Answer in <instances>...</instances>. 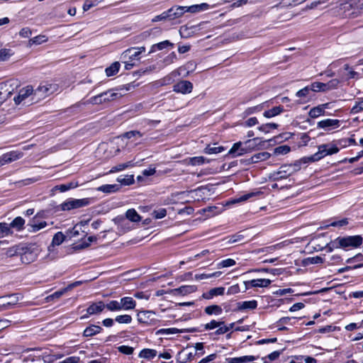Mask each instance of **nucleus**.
<instances>
[{
    "label": "nucleus",
    "mask_w": 363,
    "mask_h": 363,
    "mask_svg": "<svg viewBox=\"0 0 363 363\" xmlns=\"http://www.w3.org/2000/svg\"><path fill=\"white\" fill-rule=\"evenodd\" d=\"M318 152L314 155L304 157L303 159L304 162L319 161L327 155H331L339 152V148L336 145L331 144L320 145L318 146Z\"/></svg>",
    "instance_id": "f257e3e1"
},
{
    "label": "nucleus",
    "mask_w": 363,
    "mask_h": 363,
    "mask_svg": "<svg viewBox=\"0 0 363 363\" xmlns=\"http://www.w3.org/2000/svg\"><path fill=\"white\" fill-rule=\"evenodd\" d=\"M363 238L361 235H352L346 237H338L333 247H340L346 249L347 247H357L362 244Z\"/></svg>",
    "instance_id": "f03ea898"
},
{
    "label": "nucleus",
    "mask_w": 363,
    "mask_h": 363,
    "mask_svg": "<svg viewBox=\"0 0 363 363\" xmlns=\"http://www.w3.org/2000/svg\"><path fill=\"white\" fill-rule=\"evenodd\" d=\"M18 86L17 80L11 79L0 84V105L9 98Z\"/></svg>",
    "instance_id": "7ed1b4c3"
},
{
    "label": "nucleus",
    "mask_w": 363,
    "mask_h": 363,
    "mask_svg": "<svg viewBox=\"0 0 363 363\" xmlns=\"http://www.w3.org/2000/svg\"><path fill=\"white\" fill-rule=\"evenodd\" d=\"M91 199L89 198L84 199H69L60 204V209L62 211H71L72 209L79 208L89 206L91 203Z\"/></svg>",
    "instance_id": "20e7f679"
},
{
    "label": "nucleus",
    "mask_w": 363,
    "mask_h": 363,
    "mask_svg": "<svg viewBox=\"0 0 363 363\" xmlns=\"http://www.w3.org/2000/svg\"><path fill=\"white\" fill-rule=\"evenodd\" d=\"M118 95V93L108 90L90 98L89 102L93 104H101L114 100Z\"/></svg>",
    "instance_id": "39448f33"
},
{
    "label": "nucleus",
    "mask_w": 363,
    "mask_h": 363,
    "mask_svg": "<svg viewBox=\"0 0 363 363\" xmlns=\"http://www.w3.org/2000/svg\"><path fill=\"white\" fill-rule=\"evenodd\" d=\"M30 96H32V101L36 100V97L34 96V89L33 86L28 85L19 90L18 94L14 97L13 100L15 104L18 105Z\"/></svg>",
    "instance_id": "423d86ee"
},
{
    "label": "nucleus",
    "mask_w": 363,
    "mask_h": 363,
    "mask_svg": "<svg viewBox=\"0 0 363 363\" xmlns=\"http://www.w3.org/2000/svg\"><path fill=\"white\" fill-rule=\"evenodd\" d=\"M145 51V47L130 48L125 50L121 55V58L123 60H129L133 61L134 60H139V55Z\"/></svg>",
    "instance_id": "0eeeda50"
},
{
    "label": "nucleus",
    "mask_w": 363,
    "mask_h": 363,
    "mask_svg": "<svg viewBox=\"0 0 363 363\" xmlns=\"http://www.w3.org/2000/svg\"><path fill=\"white\" fill-rule=\"evenodd\" d=\"M37 253L29 247H22L20 257L23 264H30L34 262L37 258Z\"/></svg>",
    "instance_id": "6e6552de"
},
{
    "label": "nucleus",
    "mask_w": 363,
    "mask_h": 363,
    "mask_svg": "<svg viewBox=\"0 0 363 363\" xmlns=\"http://www.w3.org/2000/svg\"><path fill=\"white\" fill-rule=\"evenodd\" d=\"M294 171H296V169L291 164H284L281 166L277 172L273 173V177L275 180L285 179Z\"/></svg>",
    "instance_id": "1a4fd4ad"
},
{
    "label": "nucleus",
    "mask_w": 363,
    "mask_h": 363,
    "mask_svg": "<svg viewBox=\"0 0 363 363\" xmlns=\"http://www.w3.org/2000/svg\"><path fill=\"white\" fill-rule=\"evenodd\" d=\"M138 320L141 323L152 325L156 321L155 313L151 311H143L138 313Z\"/></svg>",
    "instance_id": "9d476101"
},
{
    "label": "nucleus",
    "mask_w": 363,
    "mask_h": 363,
    "mask_svg": "<svg viewBox=\"0 0 363 363\" xmlns=\"http://www.w3.org/2000/svg\"><path fill=\"white\" fill-rule=\"evenodd\" d=\"M54 87L50 84H40L34 90V96L36 101L45 98L53 91Z\"/></svg>",
    "instance_id": "9b49d317"
},
{
    "label": "nucleus",
    "mask_w": 363,
    "mask_h": 363,
    "mask_svg": "<svg viewBox=\"0 0 363 363\" xmlns=\"http://www.w3.org/2000/svg\"><path fill=\"white\" fill-rule=\"evenodd\" d=\"M193 84L189 81H180L174 85L173 90L177 93H182L183 94H189L192 91Z\"/></svg>",
    "instance_id": "f8f14e48"
},
{
    "label": "nucleus",
    "mask_w": 363,
    "mask_h": 363,
    "mask_svg": "<svg viewBox=\"0 0 363 363\" xmlns=\"http://www.w3.org/2000/svg\"><path fill=\"white\" fill-rule=\"evenodd\" d=\"M196 63L193 61H189L184 66L179 67L178 69L172 72V75L174 77H179L182 74V71H186L184 74V77H187L190 72H193L196 68Z\"/></svg>",
    "instance_id": "ddd939ff"
},
{
    "label": "nucleus",
    "mask_w": 363,
    "mask_h": 363,
    "mask_svg": "<svg viewBox=\"0 0 363 363\" xmlns=\"http://www.w3.org/2000/svg\"><path fill=\"white\" fill-rule=\"evenodd\" d=\"M18 301V296L17 294H11L7 296L0 297L1 306H4L5 310L12 308Z\"/></svg>",
    "instance_id": "4468645a"
},
{
    "label": "nucleus",
    "mask_w": 363,
    "mask_h": 363,
    "mask_svg": "<svg viewBox=\"0 0 363 363\" xmlns=\"http://www.w3.org/2000/svg\"><path fill=\"white\" fill-rule=\"evenodd\" d=\"M340 126V121L337 119L327 118L319 121L317 124L318 128L330 130Z\"/></svg>",
    "instance_id": "2eb2a0df"
},
{
    "label": "nucleus",
    "mask_w": 363,
    "mask_h": 363,
    "mask_svg": "<svg viewBox=\"0 0 363 363\" xmlns=\"http://www.w3.org/2000/svg\"><path fill=\"white\" fill-rule=\"evenodd\" d=\"M23 154L22 152L18 151H11L9 152H7L6 154H4L0 157V162L4 164L6 163H10L11 162L16 161L17 160H19L23 157Z\"/></svg>",
    "instance_id": "dca6fc26"
},
{
    "label": "nucleus",
    "mask_w": 363,
    "mask_h": 363,
    "mask_svg": "<svg viewBox=\"0 0 363 363\" xmlns=\"http://www.w3.org/2000/svg\"><path fill=\"white\" fill-rule=\"evenodd\" d=\"M271 280L268 279H252L248 281H244L245 291L249 287H267L271 284Z\"/></svg>",
    "instance_id": "f3484780"
},
{
    "label": "nucleus",
    "mask_w": 363,
    "mask_h": 363,
    "mask_svg": "<svg viewBox=\"0 0 363 363\" xmlns=\"http://www.w3.org/2000/svg\"><path fill=\"white\" fill-rule=\"evenodd\" d=\"M105 308V303L99 301L92 303L86 309L89 315H96L101 313Z\"/></svg>",
    "instance_id": "a211bd4d"
},
{
    "label": "nucleus",
    "mask_w": 363,
    "mask_h": 363,
    "mask_svg": "<svg viewBox=\"0 0 363 363\" xmlns=\"http://www.w3.org/2000/svg\"><path fill=\"white\" fill-rule=\"evenodd\" d=\"M121 311H128L135 308L136 306L135 301L132 297H123L119 300Z\"/></svg>",
    "instance_id": "6ab92c4d"
},
{
    "label": "nucleus",
    "mask_w": 363,
    "mask_h": 363,
    "mask_svg": "<svg viewBox=\"0 0 363 363\" xmlns=\"http://www.w3.org/2000/svg\"><path fill=\"white\" fill-rule=\"evenodd\" d=\"M184 13H186L185 6H173L167 10V13L169 15V20L180 18Z\"/></svg>",
    "instance_id": "aec40b11"
},
{
    "label": "nucleus",
    "mask_w": 363,
    "mask_h": 363,
    "mask_svg": "<svg viewBox=\"0 0 363 363\" xmlns=\"http://www.w3.org/2000/svg\"><path fill=\"white\" fill-rule=\"evenodd\" d=\"M329 103H326L312 108L308 113L309 116L311 118H315L320 116L324 115L325 110V108H329Z\"/></svg>",
    "instance_id": "412c9836"
},
{
    "label": "nucleus",
    "mask_w": 363,
    "mask_h": 363,
    "mask_svg": "<svg viewBox=\"0 0 363 363\" xmlns=\"http://www.w3.org/2000/svg\"><path fill=\"white\" fill-rule=\"evenodd\" d=\"M197 290V287L195 285H184L177 289H174L173 292L174 294L187 295L195 292Z\"/></svg>",
    "instance_id": "4be33fe9"
},
{
    "label": "nucleus",
    "mask_w": 363,
    "mask_h": 363,
    "mask_svg": "<svg viewBox=\"0 0 363 363\" xmlns=\"http://www.w3.org/2000/svg\"><path fill=\"white\" fill-rule=\"evenodd\" d=\"M257 359L256 357L252 355H246L240 357L226 358L225 361L228 363H246L250 362Z\"/></svg>",
    "instance_id": "5701e85b"
},
{
    "label": "nucleus",
    "mask_w": 363,
    "mask_h": 363,
    "mask_svg": "<svg viewBox=\"0 0 363 363\" xmlns=\"http://www.w3.org/2000/svg\"><path fill=\"white\" fill-rule=\"evenodd\" d=\"M271 155L267 152H262L252 155L247 161L248 163H257L260 161H264L270 157Z\"/></svg>",
    "instance_id": "b1692460"
},
{
    "label": "nucleus",
    "mask_w": 363,
    "mask_h": 363,
    "mask_svg": "<svg viewBox=\"0 0 363 363\" xmlns=\"http://www.w3.org/2000/svg\"><path fill=\"white\" fill-rule=\"evenodd\" d=\"M241 142L235 143L230 148V150L228 151V155H232L233 157H237L245 154L247 152V150L246 149L241 147Z\"/></svg>",
    "instance_id": "393cba45"
},
{
    "label": "nucleus",
    "mask_w": 363,
    "mask_h": 363,
    "mask_svg": "<svg viewBox=\"0 0 363 363\" xmlns=\"http://www.w3.org/2000/svg\"><path fill=\"white\" fill-rule=\"evenodd\" d=\"M185 8L186 12L194 13L208 9L209 5L206 3H202L201 4H195L190 6H185Z\"/></svg>",
    "instance_id": "a878e982"
},
{
    "label": "nucleus",
    "mask_w": 363,
    "mask_h": 363,
    "mask_svg": "<svg viewBox=\"0 0 363 363\" xmlns=\"http://www.w3.org/2000/svg\"><path fill=\"white\" fill-rule=\"evenodd\" d=\"M102 330V328L99 325H91L86 328L84 330L83 335L84 337H92L96 334H99Z\"/></svg>",
    "instance_id": "bb28decb"
},
{
    "label": "nucleus",
    "mask_w": 363,
    "mask_h": 363,
    "mask_svg": "<svg viewBox=\"0 0 363 363\" xmlns=\"http://www.w3.org/2000/svg\"><path fill=\"white\" fill-rule=\"evenodd\" d=\"M340 10L343 11L344 13L350 12L351 11L352 13H349V15H354L357 14V11L356 9H354V7H353V5H352V3L350 0H346L339 5Z\"/></svg>",
    "instance_id": "cd10ccee"
},
{
    "label": "nucleus",
    "mask_w": 363,
    "mask_h": 363,
    "mask_svg": "<svg viewBox=\"0 0 363 363\" xmlns=\"http://www.w3.org/2000/svg\"><path fill=\"white\" fill-rule=\"evenodd\" d=\"M9 225L11 228H14L17 231H20L23 229L25 220L22 217L18 216L15 218Z\"/></svg>",
    "instance_id": "c85d7f7f"
},
{
    "label": "nucleus",
    "mask_w": 363,
    "mask_h": 363,
    "mask_svg": "<svg viewBox=\"0 0 363 363\" xmlns=\"http://www.w3.org/2000/svg\"><path fill=\"white\" fill-rule=\"evenodd\" d=\"M225 148L223 146H216V143L207 145L203 150L204 153L208 155L218 154L223 152Z\"/></svg>",
    "instance_id": "c756f323"
},
{
    "label": "nucleus",
    "mask_w": 363,
    "mask_h": 363,
    "mask_svg": "<svg viewBox=\"0 0 363 363\" xmlns=\"http://www.w3.org/2000/svg\"><path fill=\"white\" fill-rule=\"evenodd\" d=\"M257 306V302L255 300L247 301L238 303V308L240 311L246 309H255Z\"/></svg>",
    "instance_id": "7c9ffc66"
},
{
    "label": "nucleus",
    "mask_w": 363,
    "mask_h": 363,
    "mask_svg": "<svg viewBox=\"0 0 363 363\" xmlns=\"http://www.w3.org/2000/svg\"><path fill=\"white\" fill-rule=\"evenodd\" d=\"M174 44L169 40H164L157 44L152 45L150 53L155 52L156 50H162L167 47H173Z\"/></svg>",
    "instance_id": "2f4dec72"
},
{
    "label": "nucleus",
    "mask_w": 363,
    "mask_h": 363,
    "mask_svg": "<svg viewBox=\"0 0 363 363\" xmlns=\"http://www.w3.org/2000/svg\"><path fill=\"white\" fill-rule=\"evenodd\" d=\"M125 218L131 222H139L141 220L140 216L134 208L128 209L126 211Z\"/></svg>",
    "instance_id": "473e14b6"
},
{
    "label": "nucleus",
    "mask_w": 363,
    "mask_h": 363,
    "mask_svg": "<svg viewBox=\"0 0 363 363\" xmlns=\"http://www.w3.org/2000/svg\"><path fill=\"white\" fill-rule=\"evenodd\" d=\"M120 63L118 62H113L109 67H106L105 72L107 77H112L115 75L119 70Z\"/></svg>",
    "instance_id": "72a5a7b5"
},
{
    "label": "nucleus",
    "mask_w": 363,
    "mask_h": 363,
    "mask_svg": "<svg viewBox=\"0 0 363 363\" xmlns=\"http://www.w3.org/2000/svg\"><path fill=\"white\" fill-rule=\"evenodd\" d=\"M284 108L281 106L273 107L272 108L264 112L263 115L266 118H272L280 114Z\"/></svg>",
    "instance_id": "f704fd0d"
},
{
    "label": "nucleus",
    "mask_w": 363,
    "mask_h": 363,
    "mask_svg": "<svg viewBox=\"0 0 363 363\" xmlns=\"http://www.w3.org/2000/svg\"><path fill=\"white\" fill-rule=\"evenodd\" d=\"M204 311L208 315H220L223 312V309L218 305H211L206 307Z\"/></svg>",
    "instance_id": "c9c22d12"
},
{
    "label": "nucleus",
    "mask_w": 363,
    "mask_h": 363,
    "mask_svg": "<svg viewBox=\"0 0 363 363\" xmlns=\"http://www.w3.org/2000/svg\"><path fill=\"white\" fill-rule=\"evenodd\" d=\"M324 259L320 256L307 257L303 260V264L304 266L310 265V264H315L323 263Z\"/></svg>",
    "instance_id": "e433bc0d"
},
{
    "label": "nucleus",
    "mask_w": 363,
    "mask_h": 363,
    "mask_svg": "<svg viewBox=\"0 0 363 363\" xmlns=\"http://www.w3.org/2000/svg\"><path fill=\"white\" fill-rule=\"evenodd\" d=\"M13 234L11 226L6 223H0V238Z\"/></svg>",
    "instance_id": "4c0bfd02"
},
{
    "label": "nucleus",
    "mask_w": 363,
    "mask_h": 363,
    "mask_svg": "<svg viewBox=\"0 0 363 363\" xmlns=\"http://www.w3.org/2000/svg\"><path fill=\"white\" fill-rule=\"evenodd\" d=\"M78 186L77 182H69L67 184H63L60 185H57L55 186V189L59 190L60 192H65L66 191H68L71 189H74Z\"/></svg>",
    "instance_id": "58836bf2"
},
{
    "label": "nucleus",
    "mask_w": 363,
    "mask_h": 363,
    "mask_svg": "<svg viewBox=\"0 0 363 363\" xmlns=\"http://www.w3.org/2000/svg\"><path fill=\"white\" fill-rule=\"evenodd\" d=\"M157 355V351L152 349H143L139 354L140 358L152 359Z\"/></svg>",
    "instance_id": "ea45409f"
},
{
    "label": "nucleus",
    "mask_w": 363,
    "mask_h": 363,
    "mask_svg": "<svg viewBox=\"0 0 363 363\" xmlns=\"http://www.w3.org/2000/svg\"><path fill=\"white\" fill-rule=\"evenodd\" d=\"M313 91H328L326 83L315 82L311 84V88Z\"/></svg>",
    "instance_id": "a19ab883"
},
{
    "label": "nucleus",
    "mask_w": 363,
    "mask_h": 363,
    "mask_svg": "<svg viewBox=\"0 0 363 363\" xmlns=\"http://www.w3.org/2000/svg\"><path fill=\"white\" fill-rule=\"evenodd\" d=\"M97 238L96 236H89L87 240H84L82 243L75 246V249L77 250H83L88 247L92 242L96 241Z\"/></svg>",
    "instance_id": "79ce46f5"
},
{
    "label": "nucleus",
    "mask_w": 363,
    "mask_h": 363,
    "mask_svg": "<svg viewBox=\"0 0 363 363\" xmlns=\"http://www.w3.org/2000/svg\"><path fill=\"white\" fill-rule=\"evenodd\" d=\"M119 301L113 300L105 303V308L110 311H121Z\"/></svg>",
    "instance_id": "37998d69"
},
{
    "label": "nucleus",
    "mask_w": 363,
    "mask_h": 363,
    "mask_svg": "<svg viewBox=\"0 0 363 363\" xmlns=\"http://www.w3.org/2000/svg\"><path fill=\"white\" fill-rule=\"evenodd\" d=\"M118 189V185L117 184H105L98 188L99 191L104 193H112L115 192Z\"/></svg>",
    "instance_id": "c03bdc74"
},
{
    "label": "nucleus",
    "mask_w": 363,
    "mask_h": 363,
    "mask_svg": "<svg viewBox=\"0 0 363 363\" xmlns=\"http://www.w3.org/2000/svg\"><path fill=\"white\" fill-rule=\"evenodd\" d=\"M222 272L220 271L215 272L211 274H196L195 275V279L196 280H201L205 279H210L213 277H219L221 275Z\"/></svg>",
    "instance_id": "a18cd8bd"
},
{
    "label": "nucleus",
    "mask_w": 363,
    "mask_h": 363,
    "mask_svg": "<svg viewBox=\"0 0 363 363\" xmlns=\"http://www.w3.org/2000/svg\"><path fill=\"white\" fill-rule=\"evenodd\" d=\"M296 318L292 317V318H290V317H283L281 318H280L278 322H277V324L278 325H280L281 327H280L279 328V330H287V328H286L285 326H284V325H291L292 323H291V320H294Z\"/></svg>",
    "instance_id": "49530a36"
},
{
    "label": "nucleus",
    "mask_w": 363,
    "mask_h": 363,
    "mask_svg": "<svg viewBox=\"0 0 363 363\" xmlns=\"http://www.w3.org/2000/svg\"><path fill=\"white\" fill-rule=\"evenodd\" d=\"M132 166H133V164L130 161L125 163L118 164L111 168L110 173L120 172Z\"/></svg>",
    "instance_id": "de8ad7c7"
},
{
    "label": "nucleus",
    "mask_w": 363,
    "mask_h": 363,
    "mask_svg": "<svg viewBox=\"0 0 363 363\" xmlns=\"http://www.w3.org/2000/svg\"><path fill=\"white\" fill-rule=\"evenodd\" d=\"M65 240V235L62 232H57L53 236L52 244L53 245H60Z\"/></svg>",
    "instance_id": "09e8293b"
},
{
    "label": "nucleus",
    "mask_w": 363,
    "mask_h": 363,
    "mask_svg": "<svg viewBox=\"0 0 363 363\" xmlns=\"http://www.w3.org/2000/svg\"><path fill=\"white\" fill-rule=\"evenodd\" d=\"M23 247L13 246L8 249L6 252L7 257H11L16 255H20Z\"/></svg>",
    "instance_id": "8fccbe9b"
},
{
    "label": "nucleus",
    "mask_w": 363,
    "mask_h": 363,
    "mask_svg": "<svg viewBox=\"0 0 363 363\" xmlns=\"http://www.w3.org/2000/svg\"><path fill=\"white\" fill-rule=\"evenodd\" d=\"M224 321H217L216 320H212L210 323H208L204 325L205 330H210L218 328V326L224 325Z\"/></svg>",
    "instance_id": "3c124183"
},
{
    "label": "nucleus",
    "mask_w": 363,
    "mask_h": 363,
    "mask_svg": "<svg viewBox=\"0 0 363 363\" xmlns=\"http://www.w3.org/2000/svg\"><path fill=\"white\" fill-rule=\"evenodd\" d=\"M39 180H40V179L38 177V178H28L26 179H23V180L16 182L15 184H16L17 186L21 187L23 186H27V185L33 184Z\"/></svg>",
    "instance_id": "603ef678"
},
{
    "label": "nucleus",
    "mask_w": 363,
    "mask_h": 363,
    "mask_svg": "<svg viewBox=\"0 0 363 363\" xmlns=\"http://www.w3.org/2000/svg\"><path fill=\"white\" fill-rule=\"evenodd\" d=\"M261 194L260 191H252L247 194H245L241 196H240L238 199H237L235 202H241L248 200L249 199L258 196Z\"/></svg>",
    "instance_id": "864d4df0"
},
{
    "label": "nucleus",
    "mask_w": 363,
    "mask_h": 363,
    "mask_svg": "<svg viewBox=\"0 0 363 363\" xmlns=\"http://www.w3.org/2000/svg\"><path fill=\"white\" fill-rule=\"evenodd\" d=\"M116 321L118 323L129 324L132 321V317L130 315H120L116 317Z\"/></svg>",
    "instance_id": "5fc2aeb1"
},
{
    "label": "nucleus",
    "mask_w": 363,
    "mask_h": 363,
    "mask_svg": "<svg viewBox=\"0 0 363 363\" xmlns=\"http://www.w3.org/2000/svg\"><path fill=\"white\" fill-rule=\"evenodd\" d=\"M67 291V289H63L60 291H55L52 294L46 297V301L48 302L53 301L55 298H59L61 297L66 291Z\"/></svg>",
    "instance_id": "6e6d98bb"
},
{
    "label": "nucleus",
    "mask_w": 363,
    "mask_h": 363,
    "mask_svg": "<svg viewBox=\"0 0 363 363\" xmlns=\"http://www.w3.org/2000/svg\"><path fill=\"white\" fill-rule=\"evenodd\" d=\"M177 59V56L174 52H171L163 60L164 66H167L174 63Z\"/></svg>",
    "instance_id": "4d7b16f0"
},
{
    "label": "nucleus",
    "mask_w": 363,
    "mask_h": 363,
    "mask_svg": "<svg viewBox=\"0 0 363 363\" xmlns=\"http://www.w3.org/2000/svg\"><path fill=\"white\" fill-rule=\"evenodd\" d=\"M291 150V148L289 146L284 145H281L274 149V153L276 155H286L288 152H289Z\"/></svg>",
    "instance_id": "13d9d810"
},
{
    "label": "nucleus",
    "mask_w": 363,
    "mask_h": 363,
    "mask_svg": "<svg viewBox=\"0 0 363 363\" xmlns=\"http://www.w3.org/2000/svg\"><path fill=\"white\" fill-rule=\"evenodd\" d=\"M205 161H206V158L203 156L194 157L190 158L189 164L191 165H194V166L201 165V164H204Z\"/></svg>",
    "instance_id": "bf43d9fd"
},
{
    "label": "nucleus",
    "mask_w": 363,
    "mask_h": 363,
    "mask_svg": "<svg viewBox=\"0 0 363 363\" xmlns=\"http://www.w3.org/2000/svg\"><path fill=\"white\" fill-rule=\"evenodd\" d=\"M47 225V223L45 221H42L38 224H33L30 225V229L28 230L30 233H35L40 229L45 228Z\"/></svg>",
    "instance_id": "052dcab7"
},
{
    "label": "nucleus",
    "mask_w": 363,
    "mask_h": 363,
    "mask_svg": "<svg viewBox=\"0 0 363 363\" xmlns=\"http://www.w3.org/2000/svg\"><path fill=\"white\" fill-rule=\"evenodd\" d=\"M235 264V261L233 259H226L223 261H221L220 263L218 264V268H224V267H232Z\"/></svg>",
    "instance_id": "680f3d73"
},
{
    "label": "nucleus",
    "mask_w": 363,
    "mask_h": 363,
    "mask_svg": "<svg viewBox=\"0 0 363 363\" xmlns=\"http://www.w3.org/2000/svg\"><path fill=\"white\" fill-rule=\"evenodd\" d=\"M119 352L124 354H131L134 351V348L127 345H121L118 347Z\"/></svg>",
    "instance_id": "e2e57ef3"
},
{
    "label": "nucleus",
    "mask_w": 363,
    "mask_h": 363,
    "mask_svg": "<svg viewBox=\"0 0 363 363\" xmlns=\"http://www.w3.org/2000/svg\"><path fill=\"white\" fill-rule=\"evenodd\" d=\"M143 136V134L140 132V131H138V130H131V131H128V132H126L125 133H123L122 135V137L123 138H128V139H130L133 137H142Z\"/></svg>",
    "instance_id": "0e129e2a"
},
{
    "label": "nucleus",
    "mask_w": 363,
    "mask_h": 363,
    "mask_svg": "<svg viewBox=\"0 0 363 363\" xmlns=\"http://www.w3.org/2000/svg\"><path fill=\"white\" fill-rule=\"evenodd\" d=\"M311 88V86H307L306 87H304L303 89H300L299 91H298L296 94V96L297 97H306L308 95L309 92L311 91H312V89H310Z\"/></svg>",
    "instance_id": "69168bd1"
},
{
    "label": "nucleus",
    "mask_w": 363,
    "mask_h": 363,
    "mask_svg": "<svg viewBox=\"0 0 363 363\" xmlns=\"http://www.w3.org/2000/svg\"><path fill=\"white\" fill-rule=\"evenodd\" d=\"M362 111H363V99L356 102V104L352 108L351 112L357 113Z\"/></svg>",
    "instance_id": "338daca9"
},
{
    "label": "nucleus",
    "mask_w": 363,
    "mask_h": 363,
    "mask_svg": "<svg viewBox=\"0 0 363 363\" xmlns=\"http://www.w3.org/2000/svg\"><path fill=\"white\" fill-rule=\"evenodd\" d=\"M350 1L357 11L363 10V0H350Z\"/></svg>",
    "instance_id": "774afa93"
}]
</instances>
